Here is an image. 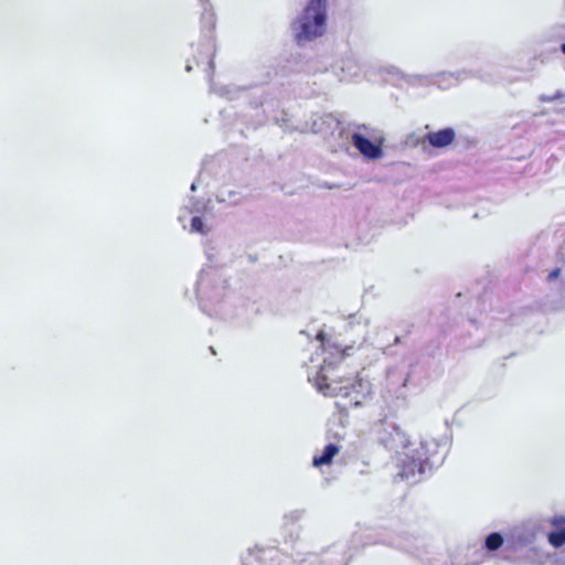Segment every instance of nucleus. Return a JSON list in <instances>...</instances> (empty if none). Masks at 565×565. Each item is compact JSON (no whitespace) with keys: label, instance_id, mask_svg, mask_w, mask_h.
I'll use <instances>...</instances> for the list:
<instances>
[{"label":"nucleus","instance_id":"obj_2","mask_svg":"<svg viewBox=\"0 0 565 565\" xmlns=\"http://www.w3.org/2000/svg\"><path fill=\"white\" fill-rule=\"evenodd\" d=\"M327 0H310L301 17L298 19L299 30L296 40L311 41L321 36L326 31Z\"/></svg>","mask_w":565,"mask_h":565},{"label":"nucleus","instance_id":"obj_1","mask_svg":"<svg viewBox=\"0 0 565 565\" xmlns=\"http://www.w3.org/2000/svg\"><path fill=\"white\" fill-rule=\"evenodd\" d=\"M449 445L434 437L422 439L419 447L415 449L416 458L409 462L404 461L399 476L402 479L411 480L416 472L422 475L426 468L433 469L441 466L448 455Z\"/></svg>","mask_w":565,"mask_h":565},{"label":"nucleus","instance_id":"obj_3","mask_svg":"<svg viewBox=\"0 0 565 565\" xmlns=\"http://www.w3.org/2000/svg\"><path fill=\"white\" fill-rule=\"evenodd\" d=\"M315 386L326 396H337L348 386L342 385V377L339 374L333 361L323 359V364L312 379Z\"/></svg>","mask_w":565,"mask_h":565},{"label":"nucleus","instance_id":"obj_4","mask_svg":"<svg viewBox=\"0 0 565 565\" xmlns=\"http://www.w3.org/2000/svg\"><path fill=\"white\" fill-rule=\"evenodd\" d=\"M502 553L504 561L516 565H542L547 558V554L537 546L515 545L510 542H505Z\"/></svg>","mask_w":565,"mask_h":565},{"label":"nucleus","instance_id":"obj_15","mask_svg":"<svg viewBox=\"0 0 565 565\" xmlns=\"http://www.w3.org/2000/svg\"><path fill=\"white\" fill-rule=\"evenodd\" d=\"M505 540L503 536L498 533L493 532L486 536L484 543L481 547H483L484 552H489V558L491 559L494 557L493 553L499 551L501 547L504 548Z\"/></svg>","mask_w":565,"mask_h":565},{"label":"nucleus","instance_id":"obj_10","mask_svg":"<svg viewBox=\"0 0 565 565\" xmlns=\"http://www.w3.org/2000/svg\"><path fill=\"white\" fill-rule=\"evenodd\" d=\"M433 565H466L463 557V547L457 546L448 548L447 553L438 554L430 558Z\"/></svg>","mask_w":565,"mask_h":565},{"label":"nucleus","instance_id":"obj_17","mask_svg":"<svg viewBox=\"0 0 565 565\" xmlns=\"http://www.w3.org/2000/svg\"><path fill=\"white\" fill-rule=\"evenodd\" d=\"M191 231L204 234L205 233V226L204 222L200 216H194L191 220Z\"/></svg>","mask_w":565,"mask_h":565},{"label":"nucleus","instance_id":"obj_16","mask_svg":"<svg viewBox=\"0 0 565 565\" xmlns=\"http://www.w3.org/2000/svg\"><path fill=\"white\" fill-rule=\"evenodd\" d=\"M375 543H384V542L375 539L371 534L360 533V532L354 533L352 535V537H351V541H350V544L353 547H360V546L363 547V546H366V545H370V544H375Z\"/></svg>","mask_w":565,"mask_h":565},{"label":"nucleus","instance_id":"obj_5","mask_svg":"<svg viewBox=\"0 0 565 565\" xmlns=\"http://www.w3.org/2000/svg\"><path fill=\"white\" fill-rule=\"evenodd\" d=\"M358 129L359 131L352 134V145L364 158L370 160L380 159L383 156L382 140L377 143L371 141L367 138V136H370V128L365 125L359 126Z\"/></svg>","mask_w":565,"mask_h":565},{"label":"nucleus","instance_id":"obj_8","mask_svg":"<svg viewBox=\"0 0 565 565\" xmlns=\"http://www.w3.org/2000/svg\"><path fill=\"white\" fill-rule=\"evenodd\" d=\"M455 130L450 127H447L438 131L426 134L422 139V143H428L433 148H444L451 145L455 141Z\"/></svg>","mask_w":565,"mask_h":565},{"label":"nucleus","instance_id":"obj_18","mask_svg":"<svg viewBox=\"0 0 565 565\" xmlns=\"http://www.w3.org/2000/svg\"><path fill=\"white\" fill-rule=\"evenodd\" d=\"M559 275H561V269L554 268L553 270L550 271L547 279L550 281H553V280L557 279L559 277Z\"/></svg>","mask_w":565,"mask_h":565},{"label":"nucleus","instance_id":"obj_23","mask_svg":"<svg viewBox=\"0 0 565 565\" xmlns=\"http://www.w3.org/2000/svg\"><path fill=\"white\" fill-rule=\"evenodd\" d=\"M243 565H254V564H253V563H245V564H243Z\"/></svg>","mask_w":565,"mask_h":565},{"label":"nucleus","instance_id":"obj_19","mask_svg":"<svg viewBox=\"0 0 565 565\" xmlns=\"http://www.w3.org/2000/svg\"><path fill=\"white\" fill-rule=\"evenodd\" d=\"M300 516H301V512H299V511H294V512H290L288 515H286V518L291 519L292 521L299 520Z\"/></svg>","mask_w":565,"mask_h":565},{"label":"nucleus","instance_id":"obj_6","mask_svg":"<svg viewBox=\"0 0 565 565\" xmlns=\"http://www.w3.org/2000/svg\"><path fill=\"white\" fill-rule=\"evenodd\" d=\"M540 531V523L535 520H529L511 529L505 542L514 543L515 545L536 546L535 542Z\"/></svg>","mask_w":565,"mask_h":565},{"label":"nucleus","instance_id":"obj_11","mask_svg":"<svg viewBox=\"0 0 565 565\" xmlns=\"http://www.w3.org/2000/svg\"><path fill=\"white\" fill-rule=\"evenodd\" d=\"M553 530L547 534L548 543L558 548L565 544V518L554 516L550 520Z\"/></svg>","mask_w":565,"mask_h":565},{"label":"nucleus","instance_id":"obj_12","mask_svg":"<svg viewBox=\"0 0 565 565\" xmlns=\"http://www.w3.org/2000/svg\"><path fill=\"white\" fill-rule=\"evenodd\" d=\"M463 557L466 565H480L489 561V552H484L483 547H463Z\"/></svg>","mask_w":565,"mask_h":565},{"label":"nucleus","instance_id":"obj_9","mask_svg":"<svg viewBox=\"0 0 565 565\" xmlns=\"http://www.w3.org/2000/svg\"><path fill=\"white\" fill-rule=\"evenodd\" d=\"M397 548L404 550L408 553L416 555L417 557H425L430 554L428 551V544L424 539L419 537H405L398 542L391 543Z\"/></svg>","mask_w":565,"mask_h":565},{"label":"nucleus","instance_id":"obj_13","mask_svg":"<svg viewBox=\"0 0 565 565\" xmlns=\"http://www.w3.org/2000/svg\"><path fill=\"white\" fill-rule=\"evenodd\" d=\"M317 339L321 342V350L323 353H329L338 362H341L344 359V351L331 343L323 331H320L317 334Z\"/></svg>","mask_w":565,"mask_h":565},{"label":"nucleus","instance_id":"obj_20","mask_svg":"<svg viewBox=\"0 0 565 565\" xmlns=\"http://www.w3.org/2000/svg\"><path fill=\"white\" fill-rule=\"evenodd\" d=\"M209 67H210L212 71H213V68H214V63H213V60H212V58L209 61Z\"/></svg>","mask_w":565,"mask_h":565},{"label":"nucleus","instance_id":"obj_7","mask_svg":"<svg viewBox=\"0 0 565 565\" xmlns=\"http://www.w3.org/2000/svg\"><path fill=\"white\" fill-rule=\"evenodd\" d=\"M256 548L258 552V555L255 557L256 562H269L270 565H295L294 561H291L287 555L282 554L276 547ZM317 561L318 556L316 554H309L308 558L300 559L297 565H315Z\"/></svg>","mask_w":565,"mask_h":565},{"label":"nucleus","instance_id":"obj_14","mask_svg":"<svg viewBox=\"0 0 565 565\" xmlns=\"http://www.w3.org/2000/svg\"><path fill=\"white\" fill-rule=\"evenodd\" d=\"M340 448L334 444L327 445L320 455H316L312 458V465L315 467H322L330 465L335 455L339 454Z\"/></svg>","mask_w":565,"mask_h":565},{"label":"nucleus","instance_id":"obj_21","mask_svg":"<svg viewBox=\"0 0 565 565\" xmlns=\"http://www.w3.org/2000/svg\"><path fill=\"white\" fill-rule=\"evenodd\" d=\"M192 70L191 65H186V71L190 72Z\"/></svg>","mask_w":565,"mask_h":565},{"label":"nucleus","instance_id":"obj_22","mask_svg":"<svg viewBox=\"0 0 565 565\" xmlns=\"http://www.w3.org/2000/svg\"><path fill=\"white\" fill-rule=\"evenodd\" d=\"M562 52L565 54V43L562 45Z\"/></svg>","mask_w":565,"mask_h":565}]
</instances>
